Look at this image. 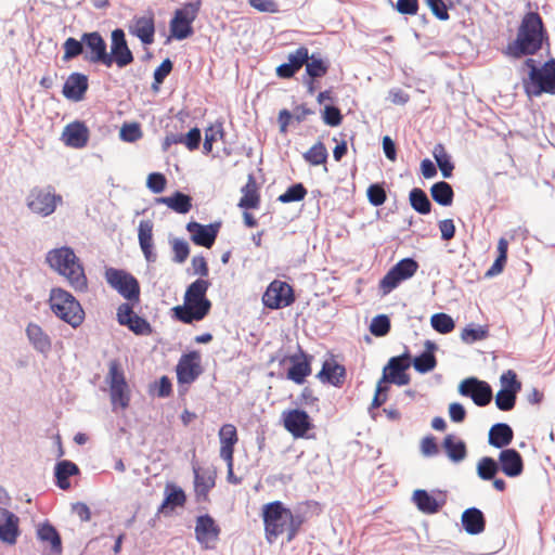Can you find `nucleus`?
I'll list each match as a JSON object with an SVG mask.
<instances>
[{
	"instance_id": "obj_33",
	"label": "nucleus",
	"mask_w": 555,
	"mask_h": 555,
	"mask_svg": "<svg viewBox=\"0 0 555 555\" xmlns=\"http://www.w3.org/2000/svg\"><path fill=\"white\" fill-rule=\"evenodd\" d=\"M442 448L448 459L453 463H460L467 456L466 443L452 434L444 437Z\"/></svg>"
},
{
	"instance_id": "obj_13",
	"label": "nucleus",
	"mask_w": 555,
	"mask_h": 555,
	"mask_svg": "<svg viewBox=\"0 0 555 555\" xmlns=\"http://www.w3.org/2000/svg\"><path fill=\"white\" fill-rule=\"evenodd\" d=\"M459 392L464 397H469L478 406L488 405L493 396L491 386L476 377L464 379L459 386Z\"/></svg>"
},
{
	"instance_id": "obj_54",
	"label": "nucleus",
	"mask_w": 555,
	"mask_h": 555,
	"mask_svg": "<svg viewBox=\"0 0 555 555\" xmlns=\"http://www.w3.org/2000/svg\"><path fill=\"white\" fill-rule=\"evenodd\" d=\"M366 196H367L369 203L372 206H374V207L382 206L387 199V194H386L384 184L383 183L371 184L366 190Z\"/></svg>"
},
{
	"instance_id": "obj_19",
	"label": "nucleus",
	"mask_w": 555,
	"mask_h": 555,
	"mask_svg": "<svg viewBox=\"0 0 555 555\" xmlns=\"http://www.w3.org/2000/svg\"><path fill=\"white\" fill-rule=\"evenodd\" d=\"M219 534L220 528L210 515L205 514L196 518L195 538L204 548H214Z\"/></svg>"
},
{
	"instance_id": "obj_2",
	"label": "nucleus",
	"mask_w": 555,
	"mask_h": 555,
	"mask_svg": "<svg viewBox=\"0 0 555 555\" xmlns=\"http://www.w3.org/2000/svg\"><path fill=\"white\" fill-rule=\"evenodd\" d=\"M546 38L542 17L537 12H528L520 22L516 39L508 43L506 54L514 59L533 55L542 49Z\"/></svg>"
},
{
	"instance_id": "obj_25",
	"label": "nucleus",
	"mask_w": 555,
	"mask_h": 555,
	"mask_svg": "<svg viewBox=\"0 0 555 555\" xmlns=\"http://www.w3.org/2000/svg\"><path fill=\"white\" fill-rule=\"evenodd\" d=\"M153 227V222L149 219L141 220L138 227L139 245L149 263H154L157 260V254L154 250Z\"/></svg>"
},
{
	"instance_id": "obj_30",
	"label": "nucleus",
	"mask_w": 555,
	"mask_h": 555,
	"mask_svg": "<svg viewBox=\"0 0 555 555\" xmlns=\"http://www.w3.org/2000/svg\"><path fill=\"white\" fill-rule=\"evenodd\" d=\"M345 366L328 360L323 363L321 371L317 374V378L322 383L330 384L335 387H340L345 382Z\"/></svg>"
},
{
	"instance_id": "obj_60",
	"label": "nucleus",
	"mask_w": 555,
	"mask_h": 555,
	"mask_svg": "<svg viewBox=\"0 0 555 555\" xmlns=\"http://www.w3.org/2000/svg\"><path fill=\"white\" fill-rule=\"evenodd\" d=\"M173 250V261L177 263H183L190 255L189 244L181 238H175L171 242Z\"/></svg>"
},
{
	"instance_id": "obj_52",
	"label": "nucleus",
	"mask_w": 555,
	"mask_h": 555,
	"mask_svg": "<svg viewBox=\"0 0 555 555\" xmlns=\"http://www.w3.org/2000/svg\"><path fill=\"white\" fill-rule=\"evenodd\" d=\"M307 195V190L302 183L292 184L283 194L278 197V201L287 204L299 202Z\"/></svg>"
},
{
	"instance_id": "obj_20",
	"label": "nucleus",
	"mask_w": 555,
	"mask_h": 555,
	"mask_svg": "<svg viewBox=\"0 0 555 555\" xmlns=\"http://www.w3.org/2000/svg\"><path fill=\"white\" fill-rule=\"evenodd\" d=\"M220 225V222L202 224L190 221L186 224V231L191 234V240L195 245L210 248L215 244Z\"/></svg>"
},
{
	"instance_id": "obj_21",
	"label": "nucleus",
	"mask_w": 555,
	"mask_h": 555,
	"mask_svg": "<svg viewBox=\"0 0 555 555\" xmlns=\"http://www.w3.org/2000/svg\"><path fill=\"white\" fill-rule=\"evenodd\" d=\"M201 373L199 354L196 351H191L181 357L177 365V377L180 384L193 383Z\"/></svg>"
},
{
	"instance_id": "obj_49",
	"label": "nucleus",
	"mask_w": 555,
	"mask_h": 555,
	"mask_svg": "<svg viewBox=\"0 0 555 555\" xmlns=\"http://www.w3.org/2000/svg\"><path fill=\"white\" fill-rule=\"evenodd\" d=\"M430 324L433 328L440 334L451 333L455 327L454 320L443 312L433 314L430 318Z\"/></svg>"
},
{
	"instance_id": "obj_62",
	"label": "nucleus",
	"mask_w": 555,
	"mask_h": 555,
	"mask_svg": "<svg viewBox=\"0 0 555 555\" xmlns=\"http://www.w3.org/2000/svg\"><path fill=\"white\" fill-rule=\"evenodd\" d=\"M167 180L160 172H152L147 177L146 185L153 193H162L165 190Z\"/></svg>"
},
{
	"instance_id": "obj_7",
	"label": "nucleus",
	"mask_w": 555,
	"mask_h": 555,
	"mask_svg": "<svg viewBox=\"0 0 555 555\" xmlns=\"http://www.w3.org/2000/svg\"><path fill=\"white\" fill-rule=\"evenodd\" d=\"M62 203L63 197L51 185L35 186L26 197L28 209L40 217L51 216Z\"/></svg>"
},
{
	"instance_id": "obj_32",
	"label": "nucleus",
	"mask_w": 555,
	"mask_h": 555,
	"mask_svg": "<svg viewBox=\"0 0 555 555\" xmlns=\"http://www.w3.org/2000/svg\"><path fill=\"white\" fill-rule=\"evenodd\" d=\"M513 438L514 433L508 424L496 423L489 430L488 442L490 446L503 450L513 441Z\"/></svg>"
},
{
	"instance_id": "obj_51",
	"label": "nucleus",
	"mask_w": 555,
	"mask_h": 555,
	"mask_svg": "<svg viewBox=\"0 0 555 555\" xmlns=\"http://www.w3.org/2000/svg\"><path fill=\"white\" fill-rule=\"evenodd\" d=\"M489 333L488 330L481 325H467L461 333V339L465 344H474L476 341L486 339Z\"/></svg>"
},
{
	"instance_id": "obj_47",
	"label": "nucleus",
	"mask_w": 555,
	"mask_h": 555,
	"mask_svg": "<svg viewBox=\"0 0 555 555\" xmlns=\"http://www.w3.org/2000/svg\"><path fill=\"white\" fill-rule=\"evenodd\" d=\"M38 538L41 541L49 542L53 551L61 552L62 540L57 530L49 522L41 525L38 529Z\"/></svg>"
},
{
	"instance_id": "obj_24",
	"label": "nucleus",
	"mask_w": 555,
	"mask_h": 555,
	"mask_svg": "<svg viewBox=\"0 0 555 555\" xmlns=\"http://www.w3.org/2000/svg\"><path fill=\"white\" fill-rule=\"evenodd\" d=\"M309 61V50L306 47H299L295 52L287 56V62L276 67V75L280 78L288 79Z\"/></svg>"
},
{
	"instance_id": "obj_3",
	"label": "nucleus",
	"mask_w": 555,
	"mask_h": 555,
	"mask_svg": "<svg viewBox=\"0 0 555 555\" xmlns=\"http://www.w3.org/2000/svg\"><path fill=\"white\" fill-rule=\"evenodd\" d=\"M209 286L208 280L197 279L192 282L186 287L183 305L172 309L175 318L185 324L204 320L211 309V302L206 296Z\"/></svg>"
},
{
	"instance_id": "obj_45",
	"label": "nucleus",
	"mask_w": 555,
	"mask_h": 555,
	"mask_svg": "<svg viewBox=\"0 0 555 555\" xmlns=\"http://www.w3.org/2000/svg\"><path fill=\"white\" fill-rule=\"evenodd\" d=\"M306 75L312 79H319L326 75L330 64L317 54L309 55V61L305 63Z\"/></svg>"
},
{
	"instance_id": "obj_39",
	"label": "nucleus",
	"mask_w": 555,
	"mask_h": 555,
	"mask_svg": "<svg viewBox=\"0 0 555 555\" xmlns=\"http://www.w3.org/2000/svg\"><path fill=\"white\" fill-rule=\"evenodd\" d=\"M77 474H79V468L75 463L68 460H63L59 462L54 468L56 486L62 490L68 489L70 487L68 478Z\"/></svg>"
},
{
	"instance_id": "obj_29",
	"label": "nucleus",
	"mask_w": 555,
	"mask_h": 555,
	"mask_svg": "<svg viewBox=\"0 0 555 555\" xmlns=\"http://www.w3.org/2000/svg\"><path fill=\"white\" fill-rule=\"evenodd\" d=\"M194 489L197 502L207 501L209 491L215 487V473L193 467Z\"/></svg>"
},
{
	"instance_id": "obj_53",
	"label": "nucleus",
	"mask_w": 555,
	"mask_h": 555,
	"mask_svg": "<svg viewBox=\"0 0 555 555\" xmlns=\"http://www.w3.org/2000/svg\"><path fill=\"white\" fill-rule=\"evenodd\" d=\"M396 274L403 280L412 278L418 269V263L413 258H404L397 262L393 267Z\"/></svg>"
},
{
	"instance_id": "obj_48",
	"label": "nucleus",
	"mask_w": 555,
	"mask_h": 555,
	"mask_svg": "<svg viewBox=\"0 0 555 555\" xmlns=\"http://www.w3.org/2000/svg\"><path fill=\"white\" fill-rule=\"evenodd\" d=\"M328 157L327 150L322 142L312 145L305 154L304 158L307 163L313 166L322 165Z\"/></svg>"
},
{
	"instance_id": "obj_38",
	"label": "nucleus",
	"mask_w": 555,
	"mask_h": 555,
	"mask_svg": "<svg viewBox=\"0 0 555 555\" xmlns=\"http://www.w3.org/2000/svg\"><path fill=\"white\" fill-rule=\"evenodd\" d=\"M413 502L421 512L426 514L437 513L444 504V501L439 502L434 495L423 489L414 491Z\"/></svg>"
},
{
	"instance_id": "obj_61",
	"label": "nucleus",
	"mask_w": 555,
	"mask_h": 555,
	"mask_svg": "<svg viewBox=\"0 0 555 555\" xmlns=\"http://www.w3.org/2000/svg\"><path fill=\"white\" fill-rule=\"evenodd\" d=\"M322 118L326 125H328L331 127H336V126L340 125V122L343 120V115H341L340 111L338 109V107H336L334 105H325L324 109H323Z\"/></svg>"
},
{
	"instance_id": "obj_58",
	"label": "nucleus",
	"mask_w": 555,
	"mask_h": 555,
	"mask_svg": "<svg viewBox=\"0 0 555 555\" xmlns=\"http://www.w3.org/2000/svg\"><path fill=\"white\" fill-rule=\"evenodd\" d=\"M402 281H404L399 274H396L393 268H391L386 275L379 282V288L384 295L395 289Z\"/></svg>"
},
{
	"instance_id": "obj_14",
	"label": "nucleus",
	"mask_w": 555,
	"mask_h": 555,
	"mask_svg": "<svg viewBox=\"0 0 555 555\" xmlns=\"http://www.w3.org/2000/svg\"><path fill=\"white\" fill-rule=\"evenodd\" d=\"M284 428L295 438H305L313 428L309 414L300 409H293L282 413Z\"/></svg>"
},
{
	"instance_id": "obj_15",
	"label": "nucleus",
	"mask_w": 555,
	"mask_h": 555,
	"mask_svg": "<svg viewBox=\"0 0 555 555\" xmlns=\"http://www.w3.org/2000/svg\"><path fill=\"white\" fill-rule=\"evenodd\" d=\"M130 35L137 37L144 46L152 44L155 37V15L152 11L135 15L128 24Z\"/></svg>"
},
{
	"instance_id": "obj_4",
	"label": "nucleus",
	"mask_w": 555,
	"mask_h": 555,
	"mask_svg": "<svg viewBox=\"0 0 555 555\" xmlns=\"http://www.w3.org/2000/svg\"><path fill=\"white\" fill-rule=\"evenodd\" d=\"M46 259L53 270L66 278L75 291H87L88 280L83 267L73 248L64 246L52 249L47 254Z\"/></svg>"
},
{
	"instance_id": "obj_57",
	"label": "nucleus",
	"mask_w": 555,
	"mask_h": 555,
	"mask_svg": "<svg viewBox=\"0 0 555 555\" xmlns=\"http://www.w3.org/2000/svg\"><path fill=\"white\" fill-rule=\"evenodd\" d=\"M517 393L500 389L495 396V405L499 410L507 412L514 409Z\"/></svg>"
},
{
	"instance_id": "obj_11",
	"label": "nucleus",
	"mask_w": 555,
	"mask_h": 555,
	"mask_svg": "<svg viewBox=\"0 0 555 555\" xmlns=\"http://www.w3.org/2000/svg\"><path fill=\"white\" fill-rule=\"evenodd\" d=\"M133 60L134 56L128 47L125 31L121 28L114 29L111 34V52L106 51L105 66L111 67L116 64L119 68H124Z\"/></svg>"
},
{
	"instance_id": "obj_12",
	"label": "nucleus",
	"mask_w": 555,
	"mask_h": 555,
	"mask_svg": "<svg viewBox=\"0 0 555 555\" xmlns=\"http://www.w3.org/2000/svg\"><path fill=\"white\" fill-rule=\"evenodd\" d=\"M295 301L292 286L284 281L274 280L262 295V302L269 309H281L291 306Z\"/></svg>"
},
{
	"instance_id": "obj_59",
	"label": "nucleus",
	"mask_w": 555,
	"mask_h": 555,
	"mask_svg": "<svg viewBox=\"0 0 555 555\" xmlns=\"http://www.w3.org/2000/svg\"><path fill=\"white\" fill-rule=\"evenodd\" d=\"M223 137L222 124L218 122L215 126L209 127L205 131L204 151L210 153L212 150V143Z\"/></svg>"
},
{
	"instance_id": "obj_40",
	"label": "nucleus",
	"mask_w": 555,
	"mask_h": 555,
	"mask_svg": "<svg viewBox=\"0 0 555 555\" xmlns=\"http://www.w3.org/2000/svg\"><path fill=\"white\" fill-rule=\"evenodd\" d=\"M157 202L165 204L178 214H186L192 208L191 196L180 191L175 192L171 196L159 197Z\"/></svg>"
},
{
	"instance_id": "obj_31",
	"label": "nucleus",
	"mask_w": 555,
	"mask_h": 555,
	"mask_svg": "<svg viewBox=\"0 0 555 555\" xmlns=\"http://www.w3.org/2000/svg\"><path fill=\"white\" fill-rule=\"evenodd\" d=\"M461 521L464 530L470 535H476L485 531L486 518L483 513L477 507L465 509L462 514Z\"/></svg>"
},
{
	"instance_id": "obj_22",
	"label": "nucleus",
	"mask_w": 555,
	"mask_h": 555,
	"mask_svg": "<svg viewBox=\"0 0 555 555\" xmlns=\"http://www.w3.org/2000/svg\"><path fill=\"white\" fill-rule=\"evenodd\" d=\"M20 534V518L13 512L0 507V541L12 545Z\"/></svg>"
},
{
	"instance_id": "obj_23",
	"label": "nucleus",
	"mask_w": 555,
	"mask_h": 555,
	"mask_svg": "<svg viewBox=\"0 0 555 555\" xmlns=\"http://www.w3.org/2000/svg\"><path fill=\"white\" fill-rule=\"evenodd\" d=\"M500 470L509 478H516L524 472V461L520 453L515 449L501 450L498 459Z\"/></svg>"
},
{
	"instance_id": "obj_35",
	"label": "nucleus",
	"mask_w": 555,
	"mask_h": 555,
	"mask_svg": "<svg viewBox=\"0 0 555 555\" xmlns=\"http://www.w3.org/2000/svg\"><path fill=\"white\" fill-rule=\"evenodd\" d=\"M220 439V457L222 460H231L234 453V446L237 442V431L234 425L224 424L219 430Z\"/></svg>"
},
{
	"instance_id": "obj_16",
	"label": "nucleus",
	"mask_w": 555,
	"mask_h": 555,
	"mask_svg": "<svg viewBox=\"0 0 555 555\" xmlns=\"http://www.w3.org/2000/svg\"><path fill=\"white\" fill-rule=\"evenodd\" d=\"M83 59L91 64L105 66L107 44L99 31L83 33Z\"/></svg>"
},
{
	"instance_id": "obj_46",
	"label": "nucleus",
	"mask_w": 555,
	"mask_h": 555,
	"mask_svg": "<svg viewBox=\"0 0 555 555\" xmlns=\"http://www.w3.org/2000/svg\"><path fill=\"white\" fill-rule=\"evenodd\" d=\"M477 476L486 481L494 479L500 470L498 461L490 456L481 457L477 463Z\"/></svg>"
},
{
	"instance_id": "obj_41",
	"label": "nucleus",
	"mask_w": 555,
	"mask_h": 555,
	"mask_svg": "<svg viewBox=\"0 0 555 555\" xmlns=\"http://www.w3.org/2000/svg\"><path fill=\"white\" fill-rule=\"evenodd\" d=\"M433 156L436 160L438 168L441 171L443 178H451L454 170V164L451 159V156L446 151L443 144L438 143L434 146Z\"/></svg>"
},
{
	"instance_id": "obj_36",
	"label": "nucleus",
	"mask_w": 555,
	"mask_h": 555,
	"mask_svg": "<svg viewBox=\"0 0 555 555\" xmlns=\"http://www.w3.org/2000/svg\"><path fill=\"white\" fill-rule=\"evenodd\" d=\"M26 335L31 346L40 353H48L52 344L49 335L36 323H29L26 327Z\"/></svg>"
},
{
	"instance_id": "obj_43",
	"label": "nucleus",
	"mask_w": 555,
	"mask_h": 555,
	"mask_svg": "<svg viewBox=\"0 0 555 555\" xmlns=\"http://www.w3.org/2000/svg\"><path fill=\"white\" fill-rule=\"evenodd\" d=\"M409 201L412 208L421 215H428L431 210V203L426 192L420 188H413L410 191Z\"/></svg>"
},
{
	"instance_id": "obj_26",
	"label": "nucleus",
	"mask_w": 555,
	"mask_h": 555,
	"mask_svg": "<svg viewBox=\"0 0 555 555\" xmlns=\"http://www.w3.org/2000/svg\"><path fill=\"white\" fill-rule=\"evenodd\" d=\"M88 86V77L85 74L72 73L64 82L62 93L66 99L79 102L83 99Z\"/></svg>"
},
{
	"instance_id": "obj_64",
	"label": "nucleus",
	"mask_w": 555,
	"mask_h": 555,
	"mask_svg": "<svg viewBox=\"0 0 555 555\" xmlns=\"http://www.w3.org/2000/svg\"><path fill=\"white\" fill-rule=\"evenodd\" d=\"M421 453L425 457H433L439 453V448L434 436H426L422 439Z\"/></svg>"
},
{
	"instance_id": "obj_6",
	"label": "nucleus",
	"mask_w": 555,
	"mask_h": 555,
	"mask_svg": "<svg viewBox=\"0 0 555 555\" xmlns=\"http://www.w3.org/2000/svg\"><path fill=\"white\" fill-rule=\"evenodd\" d=\"M53 313L72 327H78L85 320V311L79 301L63 288H52L49 297Z\"/></svg>"
},
{
	"instance_id": "obj_50",
	"label": "nucleus",
	"mask_w": 555,
	"mask_h": 555,
	"mask_svg": "<svg viewBox=\"0 0 555 555\" xmlns=\"http://www.w3.org/2000/svg\"><path fill=\"white\" fill-rule=\"evenodd\" d=\"M63 61H70L82 55L85 51L82 36L79 40L73 37L67 38L63 43Z\"/></svg>"
},
{
	"instance_id": "obj_42",
	"label": "nucleus",
	"mask_w": 555,
	"mask_h": 555,
	"mask_svg": "<svg viewBox=\"0 0 555 555\" xmlns=\"http://www.w3.org/2000/svg\"><path fill=\"white\" fill-rule=\"evenodd\" d=\"M430 194L433 199L441 206H450L453 203L454 192L446 181H439L431 185Z\"/></svg>"
},
{
	"instance_id": "obj_37",
	"label": "nucleus",
	"mask_w": 555,
	"mask_h": 555,
	"mask_svg": "<svg viewBox=\"0 0 555 555\" xmlns=\"http://www.w3.org/2000/svg\"><path fill=\"white\" fill-rule=\"evenodd\" d=\"M165 500L157 509L158 514H167V509L173 511L181 507L186 501L184 491L175 485H167L165 489Z\"/></svg>"
},
{
	"instance_id": "obj_27",
	"label": "nucleus",
	"mask_w": 555,
	"mask_h": 555,
	"mask_svg": "<svg viewBox=\"0 0 555 555\" xmlns=\"http://www.w3.org/2000/svg\"><path fill=\"white\" fill-rule=\"evenodd\" d=\"M311 356L299 350V354L291 357L292 365L287 371V378L296 384H302L308 375L311 374Z\"/></svg>"
},
{
	"instance_id": "obj_28",
	"label": "nucleus",
	"mask_w": 555,
	"mask_h": 555,
	"mask_svg": "<svg viewBox=\"0 0 555 555\" xmlns=\"http://www.w3.org/2000/svg\"><path fill=\"white\" fill-rule=\"evenodd\" d=\"M63 141L67 146L82 149L89 140V130L81 121L68 124L63 131Z\"/></svg>"
},
{
	"instance_id": "obj_8",
	"label": "nucleus",
	"mask_w": 555,
	"mask_h": 555,
	"mask_svg": "<svg viewBox=\"0 0 555 555\" xmlns=\"http://www.w3.org/2000/svg\"><path fill=\"white\" fill-rule=\"evenodd\" d=\"M201 4V0L188 2L182 8L175 11L169 24L172 38L184 40L194 34L192 24L198 15Z\"/></svg>"
},
{
	"instance_id": "obj_44",
	"label": "nucleus",
	"mask_w": 555,
	"mask_h": 555,
	"mask_svg": "<svg viewBox=\"0 0 555 555\" xmlns=\"http://www.w3.org/2000/svg\"><path fill=\"white\" fill-rule=\"evenodd\" d=\"M243 196L238 206L245 209H255L259 205V195L253 176H249L248 182L242 188Z\"/></svg>"
},
{
	"instance_id": "obj_9",
	"label": "nucleus",
	"mask_w": 555,
	"mask_h": 555,
	"mask_svg": "<svg viewBox=\"0 0 555 555\" xmlns=\"http://www.w3.org/2000/svg\"><path fill=\"white\" fill-rule=\"evenodd\" d=\"M106 282L128 301H139L140 285L138 280L121 269L107 268L105 270Z\"/></svg>"
},
{
	"instance_id": "obj_10",
	"label": "nucleus",
	"mask_w": 555,
	"mask_h": 555,
	"mask_svg": "<svg viewBox=\"0 0 555 555\" xmlns=\"http://www.w3.org/2000/svg\"><path fill=\"white\" fill-rule=\"evenodd\" d=\"M107 382L109 384V395L113 409L115 410L117 406L122 410L128 408L130 402L129 387L124 372L120 370L119 364L116 361H112L109 363Z\"/></svg>"
},
{
	"instance_id": "obj_34",
	"label": "nucleus",
	"mask_w": 555,
	"mask_h": 555,
	"mask_svg": "<svg viewBox=\"0 0 555 555\" xmlns=\"http://www.w3.org/2000/svg\"><path fill=\"white\" fill-rule=\"evenodd\" d=\"M437 345L431 340L425 341V350L412 361L414 369L422 374L433 371L437 365L435 350Z\"/></svg>"
},
{
	"instance_id": "obj_56",
	"label": "nucleus",
	"mask_w": 555,
	"mask_h": 555,
	"mask_svg": "<svg viewBox=\"0 0 555 555\" xmlns=\"http://www.w3.org/2000/svg\"><path fill=\"white\" fill-rule=\"evenodd\" d=\"M371 333L376 337H383L390 331V319L386 314H378L373 318L370 324Z\"/></svg>"
},
{
	"instance_id": "obj_5",
	"label": "nucleus",
	"mask_w": 555,
	"mask_h": 555,
	"mask_svg": "<svg viewBox=\"0 0 555 555\" xmlns=\"http://www.w3.org/2000/svg\"><path fill=\"white\" fill-rule=\"evenodd\" d=\"M525 67L528 68V78L522 79V85L529 96L555 94V59L543 65L538 60L527 59L524 62Z\"/></svg>"
},
{
	"instance_id": "obj_17",
	"label": "nucleus",
	"mask_w": 555,
	"mask_h": 555,
	"mask_svg": "<svg viewBox=\"0 0 555 555\" xmlns=\"http://www.w3.org/2000/svg\"><path fill=\"white\" fill-rule=\"evenodd\" d=\"M117 321L120 325L127 326L135 335H150L153 330L151 324L138 315L130 304H121L117 309Z\"/></svg>"
},
{
	"instance_id": "obj_1",
	"label": "nucleus",
	"mask_w": 555,
	"mask_h": 555,
	"mask_svg": "<svg viewBox=\"0 0 555 555\" xmlns=\"http://www.w3.org/2000/svg\"><path fill=\"white\" fill-rule=\"evenodd\" d=\"M262 518L266 539L270 544L284 532L287 533V542H291L295 539L305 521L301 513L292 512L281 501L264 504L262 507Z\"/></svg>"
},
{
	"instance_id": "obj_63",
	"label": "nucleus",
	"mask_w": 555,
	"mask_h": 555,
	"mask_svg": "<svg viewBox=\"0 0 555 555\" xmlns=\"http://www.w3.org/2000/svg\"><path fill=\"white\" fill-rule=\"evenodd\" d=\"M141 137L142 132L138 124H126L120 130V138L125 142H135Z\"/></svg>"
},
{
	"instance_id": "obj_55",
	"label": "nucleus",
	"mask_w": 555,
	"mask_h": 555,
	"mask_svg": "<svg viewBox=\"0 0 555 555\" xmlns=\"http://www.w3.org/2000/svg\"><path fill=\"white\" fill-rule=\"evenodd\" d=\"M501 389L517 393L521 390V383L513 370H507L500 376Z\"/></svg>"
},
{
	"instance_id": "obj_18",
	"label": "nucleus",
	"mask_w": 555,
	"mask_h": 555,
	"mask_svg": "<svg viewBox=\"0 0 555 555\" xmlns=\"http://www.w3.org/2000/svg\"><path fill=\"white\" fill-rule=\"evenodd\" d=\"M410 365L411 358L409 352H404L398 357H392L384 367V379H387L388 383H393L398 386L408 385L410 383V377L405 371Z\"/></svg>"
}]
</instances>
